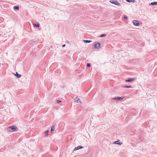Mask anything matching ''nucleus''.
<instances>
[{"label": "nucleus", "mask_w": 157, "mask_h": 157, "mask_svg": "<svg viewBox=\"0 0 157 157\" xmlns=\"http://www.w3.org/2000/svg\"><path fill=\"white\" fill-rule=\"evenodd\" d=\"M74 100L75 102L76 103H82V102L81 101L80 99L78 98H75Z\"/></svg>", "instance_id": "39448f33"}, {"label": "nucleus", "mask_w": 157, "mask_h": 157, "mask_svg": "<svg viewBox=\"0 0 157 157\" xmlns=\"http://www.w3.org/2000/svg\"><path fill=\"white\" fill-rule=\"evenodd\" d=\"M83 41L85 43H89L92 42V41L91 40H83Z\"/></svg>", "instance_id": "ddd939ff"}, {"label": "nucleus", "mask_w": 157, "mask_h": 157, "mask_svg": "<svg viewBox=\"0 0 157 157\" xmlns=\"http://www.w3.org/2000/svg\"><path fill=\"white\" fill-rule=\"evenodd\" d=\"M61 102V101H60V100H57L56 101V102L57 103H59V102Z\"/></svg>", "instance_id": "412c9836"}, {"label": "nucleus", "mask_w": 157, "mask_h": 157, "mask_svg": "<svg viewBox=\"0 0 157 157\" xmlns=\"http://www.w3.org/2000/svg\"><path fill=\"white\" fill-rule=\"evenodd\" d=\"M54 129H55V127H54L53 126H52V127H51V132H52V131H53L54 130Z\"/></svg>", "instance_id": "dca6fc26"}, {"label": "nucleus", "mask_w": 157, "mask_h": 157, "mask_svg": "<svg viewBox=\"0 0 157 157\" xmlns=\"http://www.w3.org/2000/svg\"><path fill=\"white\" fill-rule=\"evenodd\" d=\"M124 97V96H121V97H117L116 98H113L112 99V100H116L117 101H120L123 99Z\"/></svg>", "instance_id": "f03ea898"}, {"label": "nucleus", "mask_w": 157, "mask_h": 157, "mask_svg": "<svg viewBox=\"0 0 157 157\" xmlns=\"http://www.w3.org/2000/svg\"><path fill=\"white\" fill-rule=\"evenodd\" d=\"M110 2L112 4H115L116 5L120 6L121 4L117 0H112L110 1Z\"/></svg>", "instance_id": "7ed1b4c3"}, {"label": "nucleus", "mask_w": 157, "mask_h": 157, "mask_svg": "<svg viewBox=\"0 0 157 157\" xmlns=\"http://www.w3.org/2000/svg\"><path fill=\"white\" fill-rule=\"evenodd\" d=\"M83 148V147L82 146H78L77 147H75L74 148V151H75L78 150V149H81V148Z\"/></svg>", "instance_id": "0eeeda50"}, {"label": "nucleus", "mask_w": 157, "mask_h": 157, "mask_svg": "<svg viewBox=\"0 0 157 157\" xmlns=\"http://www.w3.org/2000/svg\"><path fill=\"white\" fill-rule=\"evenodd\" d=\"M33 25L34 27H35L36 26H37L38 27H39L40 26V24L39 23H37L36 24L35 23H34L33 24Z\"/></svg>", "instance_id": "9d476101"}, {"label": "nucleus", "mask_w": 157, "mask_h": 157, "mask_svg": "<svg viewBox=\"0 0 157 157\" xmlns=\"http://www.w3.org/2000/svg\"><path fill=\"white\" fill-rule=\"evenodd\" d=\"M126 1L128 2H132L133 3H134L135 2V0H126Z\"/></svg>", "instance_id": "9b49d317"}, {"label": "nucleus", "mask_w": 157, "mask_h": 157, "mask_svg": "<svg viewBox=\"0 0 157 157\" xmlns=\"http://www.w3.org/2000/svg\"><path fill=\"white\" fill-rule=\"evenodd\" d=\"M65 46V44H63V45L62 47H64Z\"/></svg>", "instance_id": "5701e85b"}, {"label": "nucleus", "mask_w": 157, "mask_h": 157, "mask_svg": "<svg viewBox=\"0 0 157 157\" xmlns=\"http://www.w3.org/2000/svg\"><path fill=\"white\" fill-rule=\"evenodd\" d=\"M106 36V34H102V35H101L100 36V37H103L105 36Z\"/></svg>", "instance_id": "6ab92c4d"}, {"label": "nucleus", "mask_w": 157, "mask_h": 157, "mask_svg": "<svg viewBox=\"0 0 157 157\" xmlns=\"http://www.w3.org/2000/svg\"><path fill=\"white\" fill-rule=\"evenodd\" d=\"M120 141V140H119V141H115L114 143L115 144H119V145H120V144H121V143H120L119 142V141Z\"/></svg>", "instance_id": "4468645a"}, {"label": "nucleus", "mask_w": 157, "mask_h": 157, "mask_svg": "<svg viewBox=\"0 0 157 157\" xmlns=\"http://www.w3.org/2000/svg\"><path fill=\"white\" fill-rule=\"evenodd\" d=\"M17 129V127L15 126H12L8 128L7 130L9 132H13Z\"/></svg>", "instance_id": "f257e3e1"}, {"label": "nucleus", "mask_w": 157, "mask_h": 157, "mask_svg": "<svg viewBox=\"0 0 157 157\" xmlns=\"http://www.w3.org/2000/svg\"><path fill=\"white\" fill-rule=\"evenodd\" d=\"M48 131H47L45 132V136H47L48 135Z\"/></svg>", "instance_id": "f3484780"}, {"label": "nucleus", "mask_w": 157, "mask_h": 157, "mask_svg": "<svg viewBox=\"0 0 157 157\" xmlns=\"http://www.w3.org/2000/svg\"><path fill=\"white\" fill-rule=\"evenodd\" d=\"M90 64L89 63H88L87 64V67H90Z\"/></svg>", "instance_id": "aec40b11"}, {"label": "nucleus", "mask_w": 157, "mask_h": 157, "mask_svg": "<svg viewBox=\"0 0 157 157\" xmlns=\"http://www.w3.org/2000/svg\"><path fill=\"white\" fill-rule=\"evenodd\" d=\"M124 19H128V17L126 16H124Z\"/></svg>", "instance_id": "4be33fe9"}, {"label": "nucleus", "mask_w": 157, "mask_h": 157, "mask_svg": "<svg viewBox=\"0 0 157 157\" xmlns=\"http://www.w3.org/2000/svg\"><path fill=\"white\" fill-rule=\"evenodd\" d=\"M151 5H157V2H151Z\"/></svg>", "instance_id": "f8f14e48"}, {"label": "nucleus", "mask_w": 157, "mask_h": 157, "mask_svg": "<svg viewBox=\"0 0 157 157\" xmlns=\"http://www.w3.org/2000/svg\"><path fill=\"white\" fill-rule=\"evenodd\" d=\"M14 75L18 78H20L21 76V75L19 74L17 72H16V74Z\"/></svg>", "instance_id": "1a4fd4ad"}, {"label": "nucleus", "mask_w": 157, "mask_h": 157, "mask_svg": "<svg viewBox=\"0 0 157 157\" xmlns=\"http://www.w3.org/2000/svg\"><path fill=\"white\" fill-rule=\"evenodd\" d=\"M13 8L14 9L17 10H18L19 8V7L18 6H15Z\"/></svg>", "instance_id": "2eb2a0df"}, {"label": "nucleus", "mask_w": 157, "mask_h": 157, "mask_svg": "<svg viewBox=\"0 0 157 157\" xmlns=\"http://www.w3.org/2000/svg\"><path fill=\"white\" fill-rule=\"evenodd\" d=\"M101 44L99 43H97L94 45V48H99Z\"/></svg>", "instance_id": "423d86ee"}, {"label": "nucleus", "mask_w": 157, "mask_h": 157, "mask_svg": "<svg viewBox=\"0 0 157 157\" xmlns=\"http://www.w3.org/2000/svg\"><path fill=\"white\" fill-rule=\"evenodd\" d=\"M135 80V78H129L128 79H126V80H125V82H131L133 80Z\"/></svg>", "instance_id": "6e6552de"}, {"label": "nucleus", "mask_w": 157, "mask_h": 157, "mask_svg": "<svg viewBox=\"0 0 157 157\" xmlns=\"http://www.w3.org/2000/svg\"><path fill=\"white\" fill-rule=\"evenodd\" d=\"M133 23V25L136 26H138L140 25V23L139 21L137 20H134Z\"/></svg>", "instance_id": "20e7f679"}, {"label": "nucleus", "mask_w": 157, "mask_h": 157, "mask_svg": "<svg viewBox=\"0 0 157 157\" xmlns=\"http://www.w3.org/2000/svg\"><path fill=\"white\" fill-rule=\"evenodd\" d=\"M123 87H124V88H132V86H123Z\"/></svg>", "instance_id": "a211bd4d"}]
</instances>
